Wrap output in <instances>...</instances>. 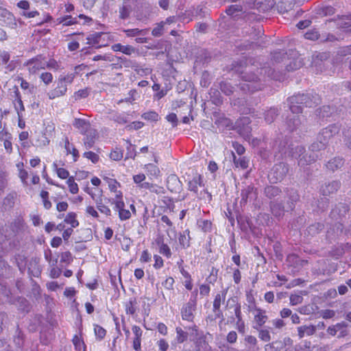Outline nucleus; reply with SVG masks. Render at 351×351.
<instances>
[{"instance_id": "nucleus-1", "label": "nucleus", "mask_w": 351, "mask_h": 351, "mask_svg": "<svg viewBox=\"0 0 351 351\" xmlns=\"http://www.w3.org/2000/svg\"><path fill=\"white\" fill-rule=\"evenodd\" d=\"M320 101L319 96L314 93H308L306 94H297L288 99L289 104V109L293 113V116L288 118L287 125L289 131H294L298 130L302 132L304 128L305 119L304 116L300 115L302 112V106L306 107H313L317 105Z\"/></svg>"}, {"instance_id": "nucleus-2", "label": "nucleus", "mask_w": 351, "mask_h": 351, "mask_svg": "<svg viewBox=\"0 0 351 351\" xmlns=\"http://www.w3.org/2000/svg\"><path fill=\"white\" fill-rule=\"evenodd\" d=\"M339 132V126L332 124L322 129L317 136V140L311 144L309 150L311 152H317L324 149L329 143L330 140Z\"/></svg>"}, {"instance_id": "nucleus-3", "label": "nucleus", "mask_w": 351, "mask_h": 351, "mask_svg": "<svg viewBox=\"0 0 351 351\" xmlns=\"http://www.w3.org/2000/svg\"><path fill=\"white\" fill-rule=\"evenodd\" d=\"M75 77V73L60 75L56 82V87L48 92L47 95L50 99L64 96L67 92V86L71 84Z\"/></svg>"}, {"instance_id": "nucleus-4", "label": "nucleus", "mask_w": 351, "mask_h": 351, "mask_svg": "<svg viewBox=\"0 0 351 351\" xmlns=\"http://www.w3.org/2000/svg\"><path fill=\"white\" fill-rule=\"evenodd\" d=\"M289 200L286 206L281 203L274 202L271 204V210L276 217H281L285 211L292 210L295 207V203L298 201L299 196L295 191H291L289 193Z\"/></svg>"}, {"instance_id": "nucleus-5", "label": "nucleus", "mask_w": 351, "mask_h": 351, "mask_svg": "<svg viewBox=\"0 0 351 351\" xmlns=\"http://www.w3.org/2000/svg\"><path fill=\"white\" fill-rule=\"evenodd\" d=\"M305 152L304 147L297 145L291 147L290 154L293 158L298 159V165L304 166L316 161L319 158V156L315 152H313L309 155H303Z\"/></svg>"}, {"instance_id": "nucleus-6", "label": "nucleus", "mask_w": 351, "mask_h": 351, "mask_svg": "<svg viewBox=\"0 0 351 351\" xmlns=\"http://www.w3.org/2000/svg\"><path fill=\"white\" fill-rule=\"evenodd\" d=\"M189 330V338L195 346V351H200L206 344L203 332L199 331L197 327L194 325L187 328Z\"/></svg>"}, {"instance_id": "nucleus-7", "label": "nucleus", "mask_w": 351, "mask_h": 351, "mask_svg": "<svg viewBox=\"0 0 351 351\" xmlns=\"http://www.w3.org/2000/svg\"><path fill=\"white\" fill-rule=\"evenodd\" d=\"M243 82L240 84L241 88L243 91L247 92H254L259 89H261L262 85L258 82L260 80L259 77L255 74H245L243 76Z\"/></svg>"}, {"instance_id": "nucleus-8", "label": "nucleus", "mask_w": 351, "mask_h": 351, "mask_svg": "<svg viewBox=\"0 0 351 351\" xmlns=\"http://www.w3.org/2000/svg\"><path fill=\"white\" fill-rule=\"evenodd\" d=\"M248 311L254 315V321L255 324L254 328L256 330L261 328L268 319L266 315V311L257 307L255 304L249 305Z\"/></svg>"}, {"instance_id": "nucleus-9", "label": "nucleus", "mask_w": 351, "mask_h": 351, "mask_svg": "<svg viewBox=\"0 0 351 351\" xmlns=\"http://www.w3.org/2000/svg\"><path fill=\"white\" fill-rule=\"evenodd\" d=\"M287 171L288 169L284 163L276 164L269 174V178L274 182H280L286 176Z\"/></svg>"}, {"instance_id": "nucleus-10", "label": "nucleus", "mask_w": 351, "mask_h": 351, "mask_svg": "<svg viewBox=\"0 0 351 351\" xmlns=\"http://www.w3.org/2000/svg\"><path fill=\"white\" fill-rule=\"evenodd\" d=\"M26 66L30 73L36 74L40 70L44 69L46 67V62L42 56H38L28 60L26 63Z\"/></svg>"}, {"instance_id": "nucleus-11", "label": "nucleus", "mask_w": 351, "mask_h": 351, "mask_svg": "<svg viewBox=\"0 0 351 351\" xmlns=\"http://www.w3.org/2000/svg\"><path fill=\"white\" fill-rule=\"evenodd\" d=\"M250 120L249 117H243L237 122V126L239 134L246 140L250 139L252 128L249 125Z\"/></svg>"}, {"instance_id": "nucleus-12", "label": "nucleus", "mask_w": 351, "mask_h": 351, "mask_svg": "<svg viewBox=\"0 0 351 351\" xmlns=\"http://www.w3.org/2000/svg\"><path fill=\"white\" fill-rule=\"evenodd\" d=\"M196 303L195 300H190L181 309L182 318L184 320L193 322Z\"/></svg>"}, {"instance_id": "nucleus-13", "label": "nucleus", "mask_w": 351, "mask_h": 351, "mask_svg": "<svg viewBox=\"0 0 351 351\" xmlns=\"http://www.w3.org/2000/svg\"><path fill=\"white\" fill-rule=\"evenodd\" d=\"M228 291V287L223 289L219 293H217L213 301V311L217 316H219L221 314V306L225 302Z\"/></svg>"}, {"instance_id": "nucleus-14", "label": "nucleus", "mask_w": 351, "mask_h": 351, "mask_svg": "<svg viewBox=\"0 0 351 351\" xmlns=\"http://www.w3.org/2000/svg\"><path fill=\"white\" fill-rule=\"evenodd\" d=\"M0 21L11 29H16L17 27L16 18L5 8H0Z\"/></svg>"}, {"instance_id": "nucleus-15", "label": "nucleus", "mask_w": 351, "mask_h": 351, "mask_svg": "<svg viewBox=\"0 0 351 351\" xmlns=\"http://www.w3.org/2000/svg\"><path fill=\"white\" fill-rule=\"evenodd\" d=\"M300 3V0H280L278 3V10L282 14L289 13L293 10L295 6H298Z\"/></svg>"}, {"instance_id": "nucleus-16", "label": "nucleus", "mask_w": 351, "mask_h": 351, "mask_svg": "<svg viewBox=\"0 0 351 351\" xmlns=\"http://www.w3.org/2000/svg\"><path fill=\"white\" fill-rule=\"evenodd\" d=\"M132 330L134 335L132 342V347L136 351H140L141 349L143 330L138 326L136 325L132 327Z\"/></svg>"}, {"instance_id": "nucleus-17", "label": "nucleus", "mask_w": 351, "mask_h": 351, "mask_svg": "<svg viewBox=\"0 0 351 351\" xmlns=\"http://www.w3.org/2000/svg\"><path fill=\"white\" fill-rule=\"evenodd\" d=\"M83 134L85 136L83 140L85 147L86 149L93 147L97 136V131L95 129L91 128L87 131L86 134Z\"/></svg>"}, {"instance_id": "nucleus-18", "label": "nucleus", "mask_w": 351, "mask_h": 351, "mask_svg": "<svg viewBox=\"0 0 351 351\" xmlns=\"http://www.w3.org/2000/svg\"><path fill=\"white\" fill-rule=\"evenodd\" d=\"M104 36H105L104 33L95 32L87 37V43L96 48H99L104 45L103 43H101V38Z\"/></svg>"}, {"instance_id": "nucleus-19", "label": "nucleus", "mask_w": 351, "mask_h": 351, "mask_svg": "<svg viewBox=\"0 0 351 351\" xmlns=\"http://www.w3.org/2000/svg\"><path fill=\"white\" fill-rule=\"evenodd\" d=\"M339 186L340 183L339 182L332 181L323 184L320 189V191L324 195H328L337 191Z\"/></svg>"}, {"instance_id": "nucleus-20", "label": "nucleus", "mask_w": 351, "mask_h": 351, "mask_svg": "<svg viewBox=\"0 0 351 351\" xmlns=\"http://www.w3.org/2000/svg\"><path fill=\"white\" fill-rule=\"evenodd\" d=\"M73 125L76 128L81 134H86L87 131L90 130V123L83 119H75Z\"/></svg>"}, {"instance_id": "nucleus-21", "label": "nucleus", "mask_w": 351, "mask_h": 351, "mask_svg": "<svg viewBox=\"0 0 351 351\" xmlns=\"http://www.w3.org/2000/svg\"><path fill=\"white\" fill-rule=\"evenodd\" d=\"M348 206L344 203H339L338 205L335 206L331 211V217L332 218L337 219L338 217L341 218L346 215L348 212Z\"/></svg>"}, {"instance_id": "nucleus-22", "label": "nucleus", "mask_w": 351, "mask_h": 351, "mask_svg": "<svg viewBox=\"0 0 351 351\" xmlns=\"http://www.w3.org/2000/svg\"><path fill=\"white\" fill-rule=\"evenodd\" d=\"M269 323L271 324V327H269L271 332L273 335H276L286 325L285 322L282 319L276 318L271 319Z\"/></svg>"}, {"instance_id": "nucleus-23", "label": "nucleus", "mask_w": 351, "mask_h": 351, "mask_svg": "<svg viewBox=\"0 0 351 351\" xmlns=\"http://www.w3.org/2000/svg\"><path fill=\"white\" fill-rule=\"evenodd\" d=\"M316 331V327L313 325H304L298 328L299 337L303 338L305 336H311Z\"/></svg>"}, {"instance_id": "nucleus-24", "label": "nucleus", "mask_w": 351, "mask_h": 351, "mask_svg": "<svg viewBox=\"0 0 351 351\" xmlns=\"http://www.w3.org/2000/svg\"><path fill=\"white\" fill-rule=\"evenodd\" d=\"M176 337L172 342V345L176 343H182L187 340L189 337V330L186 332L183 330L180 327H176Z\"/></svg>"}, {"instance_id": "nucleus-25", "label": "nucleus", "mask_w": 351, "mask_h": 351, "mask_svg": "<svg viewBox=\"0 0 351 351\" xmlns=\"http://www.w3.org/2000/svg\"><path fill=\"white\" fill-rule=\"evenodd\" d=\"M202 177L200 175H197L193 177V178L189 182V189L191 191H193L197 193L198 187L203 186Z\"/></svg>"}, {"instance_id": "nucleus-26", "label": "nucleus", "mask_w": 351, "mask_h": 351, "mask_svg": "<svg viewBox=\"0 0 351 351\" xmlns=\"http://www.w3.org/2000/svg\"><path fill=\"white\" fill-rule=\"evenodd\" d=\"M343 165V160L341 158L335 157L328 162L326 164V168L334 171L340 167H341Z\"/></svg>"}, {"instance_id": "nucleus-27", "label": "nucleus", "mask_w": 351, "mask_h": 351, "mask_svg": "<svg viewBox=\"0 0 351 351\" xmlns=\"http://www.w3.org/2000/svg\"><path fill=\"white\" fill-rule=\"evenodd\" d=\"M112 49L114 51H121L126 55H131L135 51L133 47L130 45H122L120 43L112 45Z\"/></svg>"}, {"instance_id": "nucleus-28", "label": "nucleus", "mask_w": 351, "mask_h": 351, "mask_svg": "<svg viewBox=\"0 0 351 351\" xmlns=\"http://www.w3.org/2000/svg\"><path fill=\"white\" fill-rule=\"evenodd\" d=\"M62 141H64V149L66 151V154H72L73 156L74 161H76L79 156L78 151L77 150V149H75L73 147V145H71L69 143L67 137H65L64 138H63Z\"/></svg>"}, {"instance_id": "nucleus-29", "label": "nucleus", "mask_w": 351, "mask_h": 351, "mask_svg": "<svg viewBox=\"0 0 351 351\" xmlns=\"http://www.w3.org/2000/svg\"><path fill=\"white\" fill-rule=\"evenodd\" d=\"M76 23H77V18H73L71 15L58 18L56 21V25L62 24L64 26H70Z\"/></svg>"}, {"instance_id": "nucleus-30", "label": "nucleus", "mask_w": 351, "mask_h": 351, "mask_svg": "<svg viewBox=\"0 0 351 351\" xmlns=\"http://www.w3.org/2000/svg\"><path fill=\"white\" fill-rule=\"evenodd\" d=\"M189 230H185L183 231V232L180 233L179 237H178V241L180 245L183 248H186L190 245V236H189Z\"/></svg>"}, {"instance_id": "nucleus-31", "label": "nucleus", "mask_w": 351, "mask_h": 351, "mask_svg": "<svg viewBox=\"0 0 351 351\" xmlns=\"http://www.w3.org/2000/svg\"><path fill=\"white\" fill-rule=\"evenodd\" d=\"M84 191L90 195L93 200L95 202L97 199H101L103 196V191L100 189H90L86 187Z\"/></svg>"}, {"instance_id": "nucleus-32", "label": "nucleus", "mask_w": 351, "mask_h": 351, "mask_svg": "<svg viewBox=\"0 0 351 351\" xmlns=\"http://www.w3.org/2000/svg\"><path fill=\"white\" fill-rule=\"evenodd\" d=\"M8 230L2 229L0 230V248L2 250L7 249V242L9 243V245H10L11 242L10 240V236L12 233H9V234H4L5 232H7Z\"/></svg>"}, {"instance_id": "nucleus-33", "label": "nucleus", "mask_w": 351, "mask_h": 351, "mask_svg": "<svg viewBox=\"0 0 351 351\" xmlns=\"http://www.w3.org/2000/svg\"><path fill=\"white\" fill-rule=\"evenodd\" d=\"M233 160L236 167H240L242 169H245L248 167L249 160L245 157H240L237 158L234 154L232 153Z\"/></svg>"}, {"instance_id": "nucleus-34", "label": "nucleus", "mask_w": 351, "mask_h": 351, "mask_svg": "<svg viewBox=\"0 0 351 351\" xmlns=\"http://www.w3.org/2000/svg\"><path fill=\"white\" fill-rule=\"evenodd\" d=\"M136 300L135 298H130L125 304V312L129 315H134L136 311Z\"/></svg>"}, {"instance_id": "nucleus-35", "label": "nucleus", "mask_w": 351, "mask_h": 351, "mask_svg": "<svg viewBox=\"0 0 351 351\" xmlns=\"http://www.w3.org/2000/svg\"><path fill=\"white\" fill-rule=\"evenodd\" d=\"M258 337L262 341L267 342L271 340V330L269 328H263L261 329H258Z\"/></svg>"}, {"instance_id": "nucleus-36", "label": "nucleus", "mask_w": 351, "mask_h": 351, "mask_svg": "<svg viewBox=\"0 0 351 351\" xmlns=\"http://www.w3.org/2000/svg\"><path fill=\"white\" fill-rule=\"evenodd\" d=\"M280 190L278 187L274 186H269L265 189V193L269 198H273L278 195Z\"/></svg>"}, {"instance_id": "nucleus-37", "label": "nucleus", "mask_w": 351, "mask_h": 351, "mask_svg": "<svg viewBox=\"0 0 351 351\" xmlns=\"http://www.w3.org/2000/svg\"><path fill=\"white\" fill-rule=\"evenodd\" d=\"M97 208L103 214H104L106 216H110L111 215V210L108 208V206H106L103 203L102 198L100 199H97V202H95Z\"/></svg>"}, {"instance_id": "nucleus-38", "label": "nucleus", "mask_w": 351, "mask_h": 351, "mask_svg": "<svg viewBox=\"0 0 351 351\" xmlns=\"http://www.w3.org/2000/svg\"><path fill=\"white\" fill-rule=\"evenodd\" d=\"M324 228V225L320 223H315L311 225L307 228V232L310 235H315L318 234Z\"/></svg>"}, {"instance_id": "nucleus-39", "label": "nucleus", "mask_w": 351, "mask_h": 351, "mask_svg": "<svg viewBox=\"0 0 351 351\" xmlns=\"http://www.w3.org/2000/svg\"><path fill=\"white\" fill-rule=\"evenodd\" d=\"M278 114V110L274 108H271L265 114V120L267 123H271L274 121L275 117Z\"/></svg>"}, {"instance_id": "nucleus-40", "label": "nucleus", "mask_w": 351, "mask_h": 351, "mask_svg": "<svg viewBox=\"0 0 351 351\" xmlns=\"http://www.w3.org/2000/svg\"><path fill=\"white\" fill-rule=\"evenodd\" d=\"M64 221L70 224L71 226V228H75L78 226L79 222L76 219V215L74 213H69L65 217Z\"/></svg>"}, {"instance_id": "nucleus-41", "label": "nucleus", "mask_w": 351, "mask_h": 351, "mask_svg": "<svg viewBox=\"0 0 351 351\" xmlns=\"http://www.w3.org/2000/svg\"><path fill=\"white\" fill-rule=\"evenodd\" d=\"M142 118L149 121L156 122L159 119L158 114L155 111H148L142 114Z\"/></svg>"}, {"instance_id": "nucleus-42", "label": "nucleus", "mask_w": 351, "mask_h": 351, "mask_svg": "<svg viewBox=\"0 0 351 351\" xmlns=\"http://www.w3.org/2000/svg\"><path fill=\"white\" fill-rule=\"evenodd\" d=\"M53 169H55V171H56V173L58 175V176L61 178V179H66L69 177V172L64 169V168H59L58 167L57 165L54 162L53 164Z\"/></svg>"}, {"instance_id": "nucleus-43", "label": "nucleus", "mask_w": 351, "mask_h": 351, "mask_svg": "<svg viewBox=\"0 0 351 351\" xmlns=\"http://www.w3.org/2000/svg\"><path fill=\"white\" fill-rule=\"evenodd\" d=\"M123 150L120 148L116 147L110 154V158L115 161H119L123 158Z\"/></svg>"}, {"instance_id": "nucleus-44", "label": "nucleus", "mask_w": 351, "mask_h": 351, "mask_svg": "<svg viewBox=\"0 0 351 351\" xmlns=\"http://www.w3.org/2000/svg\"><path fill=\"white\" fill-rule=\"evenodd\" d=\"M66 183L69 186V191L72 194H76L79 191V188L77 184L74 181V178L73 176L69 178V179L66 181Z\"/></svg>"}, {"instance_id": "nucleus-45", "label": "nucleus", "mask_w": 351, "mask_h": 351, "mask_svg": "<svg viewBox=\"0 0 351 351\" xmlns=\"http://www.w3.org/2000/svg\"><path fill=\"white\" fill-rule=\"evenodd\" d=\"M282 346L281 341H273L271 343H268L265 346V351H278Z\"/></svg>"}, {"instance_id": "nucleus-46", "label": "nucleus", "mask_w": 351, "mask_h": 351, "mask_svg": "<svg viewBox=\"0 0 351 351\" xmlns=\"http://www.w3.org/2000/svg\"><path fill=\"white\" fill-rule=\"evenodd\" d=\"M108 182V188L111 192L115 193L118 191V188L120 187V184L114 179L105 178Z\"/></svg>"}, {"instance_id": "nucleus-47", "label": "nucleus", "mask_w": 351, "mask_h": 351, "mask_svg": "<svg viewBox=\"0 0 351 351\" xmlns=\"http://www.w3.org/2000/svg\"><path fill=\"white\" fill-rule=\"evenodd\" d=\"M159 252L163 256H165L168 258H169L171 256V252L170 247L168 246L167 244H165L164 243H162L160 245Z\"/></svg>"}, {"instance_id": "nucleus-48", "label": "nucleus", "mask_w": 351, "mask_h": 351, "mask_svg": "<svg viewBox=\"0 0 351 351\" xmlns=\"http://www.w3.org/2000/svg\"><path fill=\"white\" fill-rule=\"evenodd\" d=\"M127 143L126 149V158H134L136 156V152L134 148L133 147L132 144L128 140L125 141Z\"/></svg>"}, {"instance_id": "nucleus-49", "label": "nucleus", "mask_w": 351, "mask_h": 351, "mask_svg": "<svg viewBox=\"0 0 351 351\" xmlns=\"http://www.w3.org/2000/svg\"><path fill=\"white\" fill-rule=\"evenodd\" d=\"M221 90L227 95H230L234 91V87L228 82H222L220 84Z\"/></svg>"}, {"instance_id": "nucleus-50", "label": "nucleus", "mask_w": 351, "mask_h": 351, "mask_svg": "<svg viewBox=\"0 0 351 351\" xmlns=\"http://www.w3.org/2000/svg\"><path fill=\"white\" fill-rule=\"evenodd\" d=\"M290 304L291 306H295L300 304L303 301V298L299 294H291L290 297Z\"/></svg>"}, {"instance_id": "nucleus-51", "label": "nucleus", "mask_w": 351, "mask_h": 351, "mask_svg": "<svg viewBox=\"0 0 351 351\" xmlns=\"http://www.w3.org/2000/svg\"><path fill=\"white\" fill-rule=\"evenodd\" d=\"M89 95V89L88 88H84L79 90L78 91L75 92L74 93V97L75 100H79L83 98H86Z\"/></svg>"}, {"instance_id": "nucleus-52", "label": "nucleus", "mask_w": 351, "mask_h": 351, "mask_svg": "<svg viewBox=\"0 0 351 351\" xmlns=\"http://www.w3.org/2000/svg\"><path fill=\"white\" fill-rule=\"evenodd\" d=\"M95 335L99 339H102L106 334V330L100 326L96 325L94 328Z\"/></svg>"}, {"instance_id": "nucleus-53", "label": "nucleus", "mask_w": 351, "mask_h": 351, "mask_svg": "<svg viewBox=\"0 0 351 351\" xmlns=\"http://www.w3.org/2000/svg\"><path fill=\"white\" fill-rule=\"evenodd\" d=\"M84 157L88 158V160H91L92 162L96 163L98 162L99 157V156L93 152H84L83 154Z\"/></svg>"}, {"instance_id": "nucleus-54", "label": "nucleus", "mask_w": 351, "mask_h": 351, "mask_svg": "<svg viewBox=\"0 0 351 351\" xmlns=\"http://www.w3.org/2000/svg\"><path fill=\"white\" fill-rule=\"evenodd\" d=\"M124 32L125 33V34L127 35V36H129V37H134L136 36H138V35H141L143 34V30L142 29H139L138 28H135V29H125L124 30Z\"/></svg>"}, {"instance_id": "nucleus-55", "label": "nucleus", "mask_w": 351, "mask_h": 351, "mask_svg": "<svg viewBox=\"0 0 351 351\" xmlns=\"http://www.w3.org/2000/svg\"><path fill=\"white\" fill-rule=\"evenodd\" d=\"M332 114V108L329 106H324L319 109V115L320 117H328Z\"/></svg>"}, {"instance_id": "nucleus-56", "label": "nucleus", "mask_w": 351, "mask_h": 351, "mask_svg": "<svg viewBox=\"0 0 351 351\" xmlns=\"http://www.w3.org/2000/svg\"><path fill=\"white\" fill-rule=\"evenodd\" d=\"M40 77L41 80L47 85L53 81V75L51 73L49 72L43 73Z\"/></svg>"}, {"instance_id": "nucleus-57", "label": "nucleus", "mask_w": 351, "mask_h": 351, "mask_svg": "<svg viewBox=\"0 0 351 351\" xmlns=\"http://www.w3.org/2000/svg\"><path fill=\"white\" fill-rule=\"evenodd\" d=\"M304 38L308 40H315L319 38V34L316 30L312 29L304 34Z\"/></svg>"}, {"instance_id": "nucleus-58", "label": "nucleus", "mask_w": 351, "mask_h": 351, "mask_svg": "<svg viewBox=\"0 0 351 351\" xmlns=\"http://www.w3.org/2000/svg\"><path fill=\"white\" fill-rule=\"evenodd\" d=\"M165 23L162 21L160 23L158 24V25L154 27L152 30V35L154 36H160L162 35L163 27H164Z\"/></svg>"}, {"instance_id": "nucleus-59", "label": "nucleus", "mask_w": 351, "mask_h": 351, "mask_svg": "<svg viewBox=\"0 0 351 351\" xmlns=\"http://www.w3.org/2000/svg\"><path fill=\"white\" fill-rule=\"evenodd\" d=\"M14 106H15V109L17 111L19 117L21 118V116L20 114V111H24L25 108H24L23 101L20 97H17V99L16 100V103L14 104Z\"/></svg>"}, {"instance_id": "nucleus-60", "label": "nucleus", "mask_w": 351, "mask_h": 351, "mask_svg": "<svg viewBox=\"0 0 351 351\" xmlns=\"http://www.w3.org/2000/svg\"><path fill=\"white\" fill-rule=\"evenodd\" d=\"M119 217L122 221L127 220L130 218L131 213L129 210L125 209L124 208L119 212Z\"/></svg>"}, {"instance_id": "nucleus-61", "label": "nucleus", "mask_w": 351, "mask_h": 351, "mask_svg": "<svg viewBox=\"0 0 351 351\" xmlns=\"http://www.w3.org/2000/svg\"><path fill=\"white\" fill-rule=\"evenodd\" d=\"M144 126V123L141 121H133L126 126L128 130H138Z\"/></svg>"}, {"instance_id": "nucleus-62", "label": "nucleus", "mask_w": 351, "mask_h": 351, "mask_svg": "<svg viewBox=\"0 0 351 351\" xmlns=\"http://www.w3.org/2000/svg\"><path fill=\"white\" fill-rule=\"evenodd\" d=\"M173 284H174V279L172 278V277H169L167 278L162 283V286L168 289V290H171V289H173Z\"/></svg>"}, {"instance_id": "nucleus-63", "label": "nucleus", "mask_w": 351, "mask_h": 351, "mask_svg": "<svg viewBox=\"0 0 351 351\" xmlns=\"http://www.w3.org/2000/svg\"><path fill=\"white\" fill-rule=\"evenodd\" d=\"M166 119L172 124V126L176 127L178 125V118L175 113H171L166 117Z\"/></svg>"}, {"instance_id": "nucleus-64", "label": "nucleus", "mask_w": 351, "mask_h": 351, "mask_svg": "<svg viewBox=\"0 0 351 351\" xmlns=\"http://www.w3.org/2000/svg\"><path fill=\"white\" fill-rule=\"evenodd\" d=\"M343 134L345 137L344 141L348 147L351 148V131L350 129L343 131Z\"/></svg>"}]
</instances>
